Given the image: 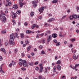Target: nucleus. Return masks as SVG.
<instances>
[{
	"mask_svg": "<svg viewBox=\"0 0 79 79\" xmlns=\"http://www.w3.org/2000/svg\"><path fill=\"white\" fill-rule=\"evenodd\" d=\"M10 39L9 40V41L10 42V44L11 45H14L15 44V42H13L14 41V39H15V36H14V34L13 33L11 34L10 35Z\"/></svg>",
	"mask_w": 79,
	"mask_h": 79,
	"instance_id": "obj_1",
	"label": "nucleus"
},
{
	"mask_svg": "<svg viewBox=\"0 0 79 79\" xmlns=\"http://www.w3.org/2000/svg\"><path fill=\"white\" fill-rule=\"evenodd\" d=\"M6 3L7 4L6 5V6H10L11 5V2L10 0H6Z\"/></svg>",
	"mask_w": 79,
	"mask_h": 79,
	"instance_id": "obj_2",
	"label": "nucleus"
},
{
	"mask_svg": "<svg viewBox=\"0 0 79 79\" xmlns=\"http://www.w3.org/2000/svg\"><path fill=\"white\" fill-rule=\"evenodd\" d=\"M11 13L13 15H12L13 18V19H15V18H16V16H17L16 14L15 13L13 12V11H11Z\"/></svg>",
	"mask_w": 79,
	"mask_h": 79,
	"instance_id": "obj_3",
	"label": "nucleus"
},
{
	"mask_svg": "<svg viewBox=\"0 0 79 79\" xmlns=\"http://www.w3.org/2000/svg\"><path fill=\"white\" fill-rule=\"evenodd\" d=\"M44 9H45L44 7H42V8H40L39 10V11L40 12V14H41L42 13H43V11L44 10Z\"/></svg>",
	"mask_w": 79,
	"mask_h": 79,
	"instance_id": "obj_4",
	"label": "nucleus"
},
{
	"mask_svg": "<svg viewBox=\"0 0 79 79\" xmlns=\"http://www.w3.org/2000/svg\"><path fill=\"white\" fill-rule=\"evenodd\" d=\"M78 56H79V55H78L77 56H76V55L74 54L72 58L74 60H76L77 59V58H78Z\"/></svg>",
	"mask_w": 79,
	"mask_h": 79,
	"instance_id": "obj_5",
	"label": "nucleus"
},
{
	"mask_svg": "<svg viewBox=\"0 0 79 79\" xmlns=\"http://www.w3.org/2000/svg\"><path fill=\"white\" fill-rule=\"evenodd\" d=\"M18 6L17 4L14 5L13 6L12 8L13 10H16V9H18Z\"/></svg>",
	"mask_w": 79,
	"mask_h": 79,
	"instance_id": "obj_6",
	"label": "nucleus"
},
{
	"mask_svg": "<svg viewBox=\"0 0 79 79\" xmlns=\"http://www.w3.org/2000/svg\"><path fill=\"white\" fill-rule=\"evenodd\" d=\"M22 63H23V65L24 67H26L27 66V63H26V61L25 60H23L22 61Z\"/></svg>",
	"mask_w": 79,
	"mask_h": 79,
	"instance_id": "obj_7",
	"label": "nucleus"
},
{
	"mask_svg": "<svg viewBox=\"0 0 79 79\" xmlns=\"http://www.w3.org/2000/svg\"><path fill=\"white\" fill-rule=\"evenodd\" d=\"M51 39H52V36L50 35L48 37L47 40V43H48V42H50L51 40Z\"/></svg>",
	"mask_w": 79,
	"mask_h": 79,
	"instance_id": "obj_8",
	"label": "nucleus"
},
{
	"mask_svg": "<svg viewBox=\"0 0 79 79\" xmlns=\"http://www.w3.org/2000/svg\"><path fill=\"white\" fill-rule=\"evenodd\" d=\"M27 64L29 65V66H33L34 65V64H33V62H28L27 63Z\"/></svg>",
	"mask_w": 79,
	"mask_h": 79,
	"instance_id": "obj_9",
	"label": "nucleus"
},
{
	"mask_svg": "<svg viewBox=\"0 0 79 79\" xmlns=\"http://www.w3.org/2000/svg\"><path fill=\"white\" fill-rule=\"evenodd\" d=\"M56 68L58 69V70H60L61 69V66L59 65H57Z\"/></svg>",
	"mask_w": 79,
	"mask_h": 79,
	"instance_id": "obj_10",
	"label": "nucleus"
},
{
	"mask_svg": "<svg viewBox=\"0 0 79 79\" xmlns=\"http://www.w3.org/2000/svg\"><path fill=\"white\" fill-rule=\"evenodd\" d=\"M52 36L53 38H56V37H57V34H52Z\"/></svg>",
	"mask_w": 79,
	"mask_h": 79,
	"instance_id": "obj_11",
	"label": "nucleus"
},
{
	"mask_svg": "<svg viewBox=\"0 0 79 79\" xmlns=\"http://www.w3.org/2000/svg\"><path fill=\"white\" fill-rule=\"evenodd\" d=\"M2 65H1L0 67V71L1 73H4V72L3 71V70H2Z\"/></svg>",
	"mask_w": 79,
	"mask_h": 79,
	"instance_id": "obj_12",
	"label": "nucleus"
},
{
	"mask_svg": "<svg viewBox=\"0 0 79 79\" xmlns=\"http://www.w3.org/2000/svg\"><path fill=\"white\" fill-rule=\"evenodd\" d=\"M54 20H55V19L53 18H51L49 19L48 21L49 23H50V22H51L52 21H54Z\"/></svg>",
	"mask_w": 79,
	"mask_h": 79,
	"instance_id": "obj_13",
	"label": "nucleus"
},
{
	"mask_svg": "<svg viewBox=\"0 0 79 79\" xmlns=\"http://www.w3.org/2000/svg\"><path fill=\"white\" fill-rule=\"evenodd\" d=\"M1 51H2V52H3L4 53H5V54H6V51H5V49H4V48H2L1 49Z\"/></svg>",
	"mask_w": 79,
	"mask_h": 79,
	"instance_id": "obj_14",
	"label": "nucleus"
},
{
	"mask_svg": "<svg viewBox=\"0 0 79 79\" xmlns=\"http://www.w3.org/2000/svg\"><path fill=\"white\" fill-rule=\"evenodd\" d=\"M56 66H54L53 68V73H55L56 71Z\"/></svg>",
	"mask_w": 79,
	"mask_h": 79,
	"instance_id": "obj_15",
	"label": "nucleus"
},
{
	"mask_svg": "<svg viewBox=\"0 0 79 79\" xmlns=\"http://www.w3.org/2000/svg\"><path fill=\"white\" fill-rule=\"evenodd\" d=\"M43 68H44L43 67H40V71H39L40 73L42 72V71H43Z\"/></svg>",
	"mask_w": 79,
	"mask_h": 79,
	"instance_id": "obj_16",
	"label": "nucleus"
},
{
	"mask_svg": "<svg viewBox=\"0 0 79 79\" xmlns=\"http://www.w3.org/2000/svg\"><path fill=\"white\" fill-rule=\"evenodd\" d=\"M58 0H54L52 1V3H56L58 2Z\"/></svg>",
	"mask_w": 79,
	"mask_h": 79,
	"instance_id": "obj_17",
	"label": "nucleus"
},
{
	"mask_svg": "<svg viewBox=\"0 0 79 79\" xmlns=\"http://www.w3.org/2000/svg\"><path fill=\"white\" fill-rule=\"evenodd\" d=\"M61 63V60H59L56 63V64H60Z\"/></svg>",
	"mask_w": 79,
	"mask_h": 79,
	"instance_id": "obj_18",
	"label": "nucleus"
},
{
	"mask_svg": "<svg viewBox=\"0 0 79 79\" xmlns=\"http://www.w3.org/2000/svg\"><path fill=\"white\" fill-rule=\"evenodd\" d=\"M24 3H19V5H20V7H23V5H24Z\"/></svg>",
	"mask_w": 79,
	"mask_h": 79,
	"instance_id": "obj_19",
	"label": "nucleus"
},
{
	"mask_svg": "<svg viewBox=\"0 0 79 79\" xmlns=\"http://www.w3.org/2000/svg\"><path fill=\"white\" fill-rule=\"evenodd\" d=\"M6 18L4 17L2 19V23H5V22L6 21Z\"/></svg>",
	"mask_w": 79,
	"mask_h": 79,
	"instance_id": "obj_20",
	"label": "nucleus"
},
{
	"mask_svg": "<svg viewBox=\"0 0 79 79\" xmlns=\"http://www.w3.org/2000/svg\"><path fill=\"white\" fill-rule=\"evenodd\" d=\"M21 13V11L19 10H18L16 12V13L18 15H20V14Z\"/></svg>",
	"mask_w": 79,
	"mask_h": 79,
	"instance_id": "obj_21",
	"label": "nucleus"
},
{
	"mask_svg": "<svg viewBox=\"0 0 79 79\" xmlns=\"http://www.w3.org/2000/svg\"><path fill=\"white\" fill-rule=\"evenodd\" d=\"M26 32H27V34H31L32 31L30 30H27L26 31Z\"/></svg>",
	"mask_w": 79,
	"mask_h": 79,
	"instance_id": "obj_22",
	"label": "nucleus"
},
{
	"mask_svg": "<svg viewBox=\"0 0 79 79\" xmlns=\"http://www.w3.org/2000/svg\"><path fill=\"white\" fill-rule=\"evenodd\" d=\"M73 15V19H76V17H77V15Z\"/></svg>",
	"mask_w": 79,
	"mask_h": 79,
	"instance_id": "obj_23",
	"label": "nucleus"
},
{
	"mask_svg": "<svg viewBox=\"0 0 79 79\" xmlns=\"http://www.w3.org/2000/svg\"><path fill=\"white\" fill-rule=\"evenodd\" d=\"M69 18L70 19V20H73V15H71L69 17Z\"/></svg>",
	"mask_w": 79,
	"mask_h": 79,
	"instance_id": "obj_24",
	"label": "nucleus"
},
{
	"mask_svg": "<svg viewBox=\"0 0 79 79\" xmlns=\"http://www.w3.org/2000/svg\"><path fill=\"white\" fill-rule=\"evenodd\" d=\"M56 44V46H60V44H61L60 42H57Z\"/></svg>",
	"mask_w": 79,
	"mask_h": 79,
	"instance_id": "obj_25",
	"label": "nucleus"
},
{
	"mask_svg": "<svg viewBox=\"0 0 79 79\" xmlns=\"http://www.w3.org/2000/svg\"><path fill=\"white\" fill-rule=\"evenodd\" d=\"M24 33H21L20 34V35H21V38H23L24 37Z\"/></svg>",
	"mask_w": 79,
	"mask_h": 79,
	"instance_id": "obj_26",
	"label": "nucleus"
},
{
	"mask_svg": "<svg viewBox=\"0 0 79 79\" xmlns=\"http://www.w3.org/2000/svg\"><path fill=\"white\" fill-rule=\"evenodd\" d=\"M1 32L2 33V34H5L6 33V30H5L3 31H2Z\"/></svg>",
	"mask_w": 79,
	"mask_h": 79,
	"instance_id": "obj_27",
	"label": "nucleus"
},
{
	"mask_svg": "<svg viewBox=\"0 0 79 79\" xmlns=\"http://www.w3.org/2000/svg\"><path fill=\"white\" fill-rule=\"evenodd\" d=\"M19 65L20 66H23V63H22V62H19Z\"/></svg>",
	"mask_w": 79,
	"mask_h": 79,
	"instance_id": "obj_28",
	"label": "nucleus"
},
{
	"mask_svg": "<svg viewBox=\"0 0 79 79\" xmlns=\"http://www.w3.org/2000/svg\"><path fill=\"white\" fill-rule=\"evenodd\" d=\"M70 40L72 41V42H74L75 40H76V39H72Z\"/></svg>",
	"mask_w": 79,
	"mask_h": 79,
	"instance_id": "obj_29",
	"label": "nucleus"
},
{
	"mask_svg": "<svg viewBox=\"0 0 79 79\" xmlns=\"http://www.w3.org/2000/svg\"><path fill=\"white\" fill-rule=\"evenodd\" d=\"M31 46H29V47H28V48H27V50L28 51H29V50H30V48H31Z\"/></svg>",
	"mask_w": 79,
	"mask_h": 79,
	"instance_id": "obj_30",
	"label": "nucleus"
},
{
	"mask_svg": "<svg viewBox=\"0 0 79 79\" xmlns=\"http://www.w3.org/2000/svg\"><path fill=\"white\" fill-rule=\"evenodd\" d=\"M15 35L17 38H19V36H18V32H16L15 33Z\"/></svg>",
	"mask_w": 79,
	"mask_h": 79,
	"instance_id": "obj_31",
	"label": "nucleus"
},
{
	"mask_svg": "<svg viewBox=\"0 0 79 79\" xmlns=\"http://www.w3.org/2000/svg\"><path fill=\"white\" fill-rule=\"evenodd\" d=\"M12 21L13 23V25L16 24V22L14 20H12Z\"/></svg>",
	"mask_w": 79,
	"mask_h": 79,
	"instance_id": "obj_32",
	"label": "nucleus"
},
{
	"mask_svg": "<svg viewBox=\"0 0 79 79\" xmlns=\"http://www.w3.org/2000/svg\"><path fill=\"white\" fill-rule=\"evenodd\" d=\"M18 49H15L14 50V52L15 53H17V52H18Z\"/></svg>",
	"mask_w": 79,
	"mask_h": 79,
	"instance_id": "obj_33",
	"label": "nucleus"
},
{
	"mask_svg": "<svg viewBox=\"0 0 79 79\" xmlns=\"http://www.w3.org/2000/svg\"><path fill=\"white\" fill-rule=\"evenodd\" d=\"M30 15H31V16H34V12H32L31 13Z\"/></svg>",
	"mask_w": 79,
	"mask_h": 79,
	"instance_id": "obj_34",
	"label": "nucleus"
},
{
	"mask_svg": "<svg viewBox=\"0 0 79 79\" xmlns=\"http://www.w3.org/2000/svg\"><path fill=\"white\" fill-rule=\"evenodd\" d=\"M53 42L54 43H55V44H56V43L57 42V40H53Z\"/></svg>",
	"mask_w": 79,
	"mask_h": 79,
	"instance_id": "obj_35",
	"label": "nucleus"
},
{
	"mask_svg": "<svg viewBox=\"0 0 79 79\" xmlns=\"http://www.w3.org/2000/svg\"><path fill=\"white\" fill-rule=\"evenodd\" d=\"M32 4H36V3H37V2L35 1H34L32 2Z\"/></svg>",
	"mask_w": 79,
	"mask_h": 79,
	"instance_id": "obj_36",
	"label": "nucleus"
},
{
	"mask_svg": "<svg viewBox=\"0 0 79 79\" xmlns=\"http://www.w3.org/2000/svg\"><path fill=\"white\" fill-rule=\"evenodd\" d=\"M21 69L22 70V71H26V68H22Z\"/></svg>",
	"mask_w": 79,
	"mask_h": 79,
	"instance_id": "obj_37",
	"label": "nucleus"
},
{
	"mask_svg": "<svg viewBox=\"0 0 79 79\" xmlns=\"http://www.w3.org/2000/svg\"><path fill=\"white\" fill-rule=\"evenodd\" d=\"M2 18H3V16L2 14H0V19H2Z\"/></svg>",
	"mask_w": 79,
	"mask_h": 79,
	"instance_id": "obj_38",
	"label": "nucleus"
},
{
	"mask_svg": "<svg viewBox=\"0 0 79 79\" xmlns=\"http://www.w3.org/2000/svg\"><path fill=\"white\" fill-rule=\"evenodd\" d=\"M12 65H13V66H14V65H15V64H16V62L14 61H12Z\"/></svg>",
	"mask_w": 79,
	"mask_h": 79,
	"instance_id": "obj_39",
	"label": "nucleus"
},
{
	"mask_svg": "<svg viewBox=\"0 0 79 79\" xmlns=\"http://www.w3.org/2000/svg\"><path fill=\"white\" fill-rule=\"evenodd\" d=\"M39 36H40V34H38L36 35V37L37 39H38L39 37Z\"/></svg>",
	"mask_w": 79,
	"mask_h": 79,
	"instance_id": "obj_40",
	"label": "nucleus"
},
{
	"mask_svg": "<svg viewBox=\"0 0 79 79\" xmlns=\"http://www.w3.org/2000/svg\"><path fill=\"white\" fill-rule=\"evenodd\" d=\"M45 52L44 50H43L42 52H41V54H45Z\"/></svg>",
	"mask_w": 79,
	"mask_h": 79,
	"instance_id": "obj_41",
	"label": "nucleus"
},
{
	"mask_svg": "<svg viewBox=\"0 0 79 79\" xmlns=\"http://www.w3.org/2000/svg\"><path fill=\"white\" fill-rule=\"evenodd\" d=\"M40 32H41V31H35V33L37 34H39V33H40Z\"/></svg>",
	"mask_w": 79,
	"mask_h": 79,
	"instance_id": "obj_42",
	"label": "nucleus"
},
{
	"mask_svg": "<svg viewBox=\"0 0 79 79\" xmlns=\"http://www.w3.org/2000/svg\"><path fill=\"white\" fill-rule=\"evenodd\" d=\"M27 42V43H26V45H27V44H29V41L28 40H26L25 41V42Z\"/></svg>",
	"mask_w": 79,
	"mask_h": 79,
	"instance_id": "obj_43",
	"label": "nucleus"
},
{
	"mask_svg": "<svg viewBox=\"0 0 79 79\" xmlns=\"http://www.w3.org/2000/svg\"><path fill=\"white\" fill-rule=\"evenodd\" d=\"M46 32L47 34H50L51 31H47Z\"/></svg>",
	"mask_w": 79,
	"mask_h": 79,
	"instance_id": "obj_44",
	"label": "nucleus"
},
{
	"mask_svg": "<svg viewBox=\"0 0 79 79\" xmlns=\"http://www.w3.org/2000/svg\"><path fill=\"white\" fill-rule=\"evenodd\" d=\"M75 66L76 68H77V67L79 66V64H76L75 65Z\"/></svg>",
	"mask_w": 79,
	"mask_h": 79,
	"instance_id": "obj_45",
	"label": "nucleus"
},
{
	"mask_svg": "<svg viewBox=\"0 0 79 79\" xmlns=\"http://www.w3.org/2000/svg\"><path fill=\"white\" fill-rule=\"evenodd\" d=\"M66 15H65L62 18H61V19H64V18H66Z\"/></svg>",
	"mask_w": 79,
	"mask_h": 79,
	"instance_id": "obj_46",
	"label": "nucleus"
},
{
	"mask_svg": "<svg viewBox=\"0 0 79 79\" xmlns=\"http://www.w3.org/2000/svg\"><path fill=\"white\" fill-rule=\"evenodd\" d=\"M39 79H42V77L41 76H39L38 77Z\"/></svg>",
	"mask_w": 79,
	"mask_h": 79,
	"instance_id": "obj_47",
	"label": "nucleus"
},
{
	"mask_svg": "<svg viewBox=\"0 0 79 79\" xmlns=\"http://www.w3.org/2000/svg\"><path fill=\"white\" fill-rule=\"evenodd\" d=\"M35 70L36 71H39V67H37L35 68Z\"/></svg>",
	"mask_w": 79,
	"mask_h": 79,
	"instance_id": "obj_48",
	"label": "nucleus"
},
{
	"mask_svg": "<svg viewBox=\"0 0 79 79\" xmlns=\"http://www.w3.org/2000/svg\"><path fill=\"white\" fill-rule=\"evenodd\" d=\"M2 17H5V16H6V14L5 13H3L2 14Z\"/></svg>",
	"mask_w": 79,
	"mask_h": 79,
	"instance_id": "obj_49",
	"label": "nucleus"
},
{
	"mask_svg": "<svg viewBox=\"0 0 79 79\" xmlns=\"http://www.w3.org/2000/svg\"><path fill=\"white\" fill-rule=\"evenodd\" d=\"M33 6L35 8V7H36V6H37V4H34Z\"/></svg>",
	"mask_w": 79,
	"mask_h": 79,
	"instance_id": "obj_50",
	"label": "nucleus"
},
{
	"mask_svg": "<svg viewBox=\"0 0 79 79\" xmlns=\"http://www.w3.org/2000/svg\"><path fill=\"white\" fill-rule=\"evenodd\" d=\"M3 60V58L2 56H0V61H2Z\"/></svg>",
	"mask_w": 79,
	"mask_h": 79,
	"instance_id": "obj_51",
	"label": "nucleus"
},
{
	"mask_svg": "<svg viewBox=\"0 0 79 79\" xmlns=\"http://www.w3.org/2000/svg\"><path fill=\"white\" fill-rule=\"evenodd\" d=\"M31 55L32 56H34V55H35V54L34 53V52H32L31 53Z\"/></svg>",
	"mask_w": 79,
	"mask_h": 79,
	"instance_id": "obj_52",
	"label": "nucleus"
},
{
	"mask_svg": "<svg viewBox=\"0 0 79 79\" xmlns=\"http://www.w3.org/2000/svg\"><path fill=\"white\" fill-rule=\"evenodd\" d=\"M76 52V50H74V51H72V53H75Z\"/></svg>",
	"mask_w": 79,
	"mask_h": 79,
	"instance_id": "obj_53",
	"label": "nucleus"
},
{
	"mask_svg": "<svg viewBox=\"0 0 79 79\" xmlns=\"http://www.w3.org/2000/svg\"><path fill=\"white\" fill-rule=\"evenodd\" d=\"M40 35L41 37H42L44 36V33H42Z\"/></svg>",
	"mask_w": 79,
	"mask_h": 79,
	"instance_id": "obj_54",
	"label": "nucleus"
},
{
	"mask_svg": "<svg viewBox=\"0 0 79 79\" xmlns=\"http://www.w3.org/2000/svg\"><path fill=\"white\" fill-rule=\"evenodd\" d=\"M72 68L73 69H75L76 68V66H75V67H72Z\"/></svg>",
	"mask_w": 79,
	"mask_h": 79,
	"instance_id": "obj_55",
	"label": "nucleus"
},
{
	"mask_svg": "<svg viewBox=\"0 0 79 79\" xmlns=\"http://www.w3.org/2000/svg\"><path fill=\"white\" fill-rule=\"evenodd\" d=\"M39 63V62H36L35 63V64H38Z\"/></svg>",
	"mask_w": 79,
	"mask_h": 79,
	"instance_id": "obj_56",
	"label": "nucleus"
},
{
	"mask_svg": "<svg viewBox=\"0 0 79 79\" xmlns=\"http://www.w3.org/2000/svg\"><path fill=\"white\" fill-rule=\"evenodd\" d=\"M42 47H43V46H42V45H40L39 46V48H42Z\"/></svg>",
	"mask_w": 79,
	"mask_h": 79,
	"instance_id": "obj_57",
	"label": "nucleus"
},
{
	"mask_svg": "<svg viewBox=\"0 0 79 79\" xmlns=\"http://www.w3.org/2000/svg\"><path fill=\"white\" fill-rule=\"evenodd\" d=\"M24 25H25V26H27V23L25 22L24 23Z\"/></svg>",
	"mask_w": 79,
	"mask_h": 79,
	"instance_id": "obj_58",
	"label": "nucleus"
},
{
	"mask_svg": "<svg viewBox=\"0 0 79 79\" xmlns=\"http://www.w3.org/2000/svg\"><path fill=\"white\" fill-rule=\"evenodd\" d=\"M9 66H10V67H11L12 66V63H10L9 65Z\"/></svg>",
	"mask_w": 79,
	"mask_h": 79,
	"instance_id": "obj_59",
	"label": "nucleus"
},
{
	"mask_svg": "<svg viewBox=\"0 0 79 79\" xmlns=\"http://www.w3.org/2000/svg\"><path fill=\"white\" fill-rule=\"evenodd\" d=\"M76 32L77 33H79V31L77 29L76 31Z\"/></svg>",
	"mask_w": 79,
	"mask_h": 79,
	"instance_id": "obj_60",
	"label": "nucleus"
},
{
	"mask_svg": "<svg viewBox=\"0 0 79 79\" xmlns=\"http://www.w3.org/2000/svg\"><path fill=\"white\" fill-rule=\"evenodd\" d=\"M19 1L20 2L19 3H22V2H23V0H19Z\"/></svg>",
	"mask_w": 79,
	"mask_h": 79,
	"instance_id": "obj_61",
	"label": "nucleus"
},
{
	"mask_svg": "<svg viewBox=\"0 0 79 79\" xmlns=\"http://www.w3.org/2000/svg\"><path fill=\"white\" fill-rule=\"evenodd\" d=\"M77 27H79V23H77Z\"/></svg>",
	"mask_w": 79,
	"mask_h": 79,
	"instance_id": "obj_62",
	"label": "nucleus"
},
{
	"mask_svg": "<svg viewBox=\"0 0 79 79\" xmlns=\"http://www.w3.org/2000/svg\"><path fill=\"white\" fill-rule=\"evenodd\" d=\"M77 11L79 13V7H77Z\"/></svg>",
	"mask_w": 79,
	"mask_h": 79,
	"instance_id": "obj_63",
	"label": "nucleus"
},
{
	"mask_svg": "<svg viewBox=\"0 0 79 79\" xmlns=\"http://www.w3.org/2000/svg\"><path fill=\"white\" fill-rule=\"evenodd\" d=\"M76 19H77V18H79V15H77V17Z\"/></svg>",
	"mask_w": 79,
	"mask_h": 79,
	"instance_id": "obj_64",
	"label": "nucleus"
}]
</instances>
